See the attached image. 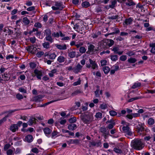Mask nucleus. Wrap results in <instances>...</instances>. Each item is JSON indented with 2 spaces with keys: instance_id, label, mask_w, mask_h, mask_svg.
Wrapping results in <instances>:
<instances>
[{
  "instance_id": "nucleus-1",
  "label": "nucleus",
  "mask_w": 155,
  "mask_h": 155,
  "mask_svg": "<svg viewBox=\"0 0 155 155\" xmlns=\"http://www.w3.org/2000/svg\"><path fill=\"white\" fill-rule=\"evenodd\" d=\"M131 143L132 147L137 150H141L144 146L143 140L141 139H134L132 141Z\"/></svg>"
},
{
  "instance_id": "nucleus-2",
  "label": "nucleus",
  "mask_w": 155,
  "mask_h": 155,
  "mask_svg": "<svg viewBox=\"0 0 155 155\" xmlns=\"http://www.w3.org/2000/svg\"><path fill=\"white\" fill-rule=\"evenodd\" d=\"M83 122L87 124L90 123L93 120V116L91 114H82L80 116Z\"/></svg>"
},
{
  "instance_id": "nucleus-3",
  "label": "nucleus",
  "mask_w": 155,
  "mask_h": 155,
  "mask_svg": "<svg viewBox=\"0 0 155 155\" xmlns=\"http://www.w3.org/2000/svg\"><path fill=\"white\" fill-rule=\"evenodd\" d=\"M44 34L45 37L44 39V40L48 41L51 43L54 42V39L51 36V31L50 29L47 28L44 31Z\"/></svg>"
},
{
  "instance_id": "nucleus-4",
  "label": "nucleus",
  "mask_w": 155,
  "mask_h": 155,
  "mask_svg": "<svg viewBox=\"0 0 155 155\" xmlns=\"http://www.w3.org/2000/svg\"><path fill=\"white\" fill-rule=\"evenodd\" d=\"M65 7V5H64L62 2L55 1L54 5L51 7L52 9L53 10H60L61 11Z\"/></svg>"
},
{
  "instance_id": "nucleus-5",
  "label": "nucleus",
  "mask_w": 155,
  "mask_h": 155,
  "mask_svg": "<svg viewBox=\"0 0 155 155\" xmlns=\"http://www.w3.org/2000/svg\"><path fill=\"white\" fill-rule=\"evenodd\" d=\"M89 61L90 64H86V67L87 68H91L93 70H96L98 69V66L95 61L92 60L91 59H89Z\"/></svg>"
},
{
  "instance_id": "nucleus-6",
  "label": "nucleus",
  "mask_w": 155,
  "mask_h": 155,
  "mask_svg": "<svg viewBox=\"0 0 155 155\" xmlns=\"http://www.w3.org/2000/svg\"><path fill=\"white\" fill-rule=\"evenodd\" d=\"M84 27L83 24L80 22L74 25V29L78 33L82 34L84 30Z\"/></svg>"
},
{
  "instance_id": "nucleus-7",
  "label": "nucleus",
  "mask_w": 155,
  "mask_h": 155,
  "mask_svg": "<svg viewBox=\"0 0 155 155\" xmlns=\"http://www.w3.org/2000/svg\"><path fill=\"white\" fill-rule=\"evenodd\" d=\"M123 133L126 136H131L133 134L131 129L128 126H124L122 127Z\"/></svg>"
},
{
  "instance_id": "nucleus-8",
  "label": "nucleus",
  "mask_w": 155,
  "mask_h": 155,
  "mask_svg": "<svg viewBox=\"0 0 155 155\" xmlns=\"http://www.w3.org/2000/svg\"><path fill=\"white\" fill-rule=\"evenodd\" d=\"M100 132L102 134V135L106 139L107 136L109 135V130L104 127H101L99 129Z\"/></svg>"
},
{
  "instance_id": "nucleus-9",
  "label": "nucleus",
  "mask_w": 155,
  "mask_h": 155,
  "mask_svg": "<svg viewBox=\"0 0 155 155\" xmlns=\"http://www.w3.org/2000/svg\"><path fill=\"white\" fill-rule=\"evenodd\" d=\"M25 49L29 52L33 54H35L37 50V48L34 45L26 47Z\"/></svg>"
},
{
  "instance_id": "nucleus-10",
  "label": "nucleus",
  "mask_w": 155,
  "mask_h": 155,
  "mask_svg": "<svg viewBox=\"0 0 155 155\" xmlns=\"http://www.w3.org/2000/svg\"><path fill=\"white\" fill-rule=\"evenodd\" d=\"M145 126L144 124L139 123L137 125L136 127L138 132L141 134V133L145 130Z\"/></svg>"
},
{
  "instance_id": "nucleus-11",
  "label": "nucleus",
  "mask_w": 155,
  "mask_h": 155,
  "mask_svg": "<svg viewBox=\"0 0 155 155\" xmlns=\"http://www.w3.org/2000/svg\"><path fill=\"white\" fill-rule=\"evenodd\" d=\"M83 66L81 65L80 64H78L73 69V71L75 73L77 74L79 72H81L82 71V69Z\"/></svg>"
},
{
  "instance_id": "nucleus-12",
  "label": "nucleus",
  "mask_w": 155,
  "mask_h": 155,
  "mask_svg": "<svg viewBox=\"0 0 155 155\" xmlns=\"http://www.w3.org/2000/svg\"><path fill=\"white\" fill-rule=\"evenodd\" d=\"M34 73L38 79L39 80L41 79L42 76V72L41 70H39L37 69H35L34 71Z\"/></svg>"
},
{
  "instance_id": "nucleus-13",
  "label": "nucleus",
  "mask_w": 155,
  "mask_h": 155,
  "mask_svg": "<svg viewBox=\"0 0 155 155\" xmlns=\"http://www.w3.org/2000/svg\"><path fill=\"white\" fill-rule=\"evenodd\" d=\"M133 20V18L131 17L126 19L123 23V24L124 26L131 25L132 24Z\"/></svg>"
},
{
  "instance_id": "nucleus-14",
  "label": "nucleus",
  "mask_w": 155,
  "mask_h": 155,
  "mask_svg": "<svg viewBox=\"0 0 155 155\" xmlns=\"http://www.w3.org/2000/svg\"><path fill=\"white\" fill-rule=\"evenodd\" d=\"M55 46L58 49L60 50H65L67 48V45L66 44L61 45L56 44L55 45Z\"/></svg>"
},
{
  "instance_id": "nucleus-15",
  "label": "nucleus",
  "mask_w": 155,
  "mask_h": 155,
  "mask_svg": "<svg viewBox=\"0 0 155 155\" xmlns=\"http://www.w3.org/2000/svg\"><path fill=\"white\" fill-rule=\"evenodd\" d=\"M33 140V136L30 134L27 135L25 137V141L28 143H31Z\"/></svg>"
},
{
  "instance_id": "nucleus-16",
  "label": "nucleus",
  "mask_w": 155,
  "mask_h": 155,
  "mask_svg": "<svg viewBox=\"0 0 155 155\" xmlns=\"http://www.w3.org/2000/svg\"><path fill=\"white\" fill-rule=\"evenodd\" d=\"M43 96L41 95H39L33 97V100L36 102H38L42 101Z\"/></svg>"
},
{
  "instance_id": "nucleus-17",
  "label": "nucleus",
  "mask_w": 155,
  "mask_h": 155,
  "mask_svg": "<svg viewBox=\"0 0 155 155\" xmlns=\"http://www.w3.org/2000/svg\"><path fill=\"white\" fill-rule=\"evenodd\" d=\"M119 50V48L118 47H113L112 51H113L114 53L118 54L119 55H120L123 54V51H118Z\"/></svg>"
},
{
  "instance_id": "nucleus-18",
  "label": "nucleus",
  "mask_w": 155,
  "mask_h": 155,
  "mask_svg": "<svg viewBox=\"0 0 155 155\" xmlns=\"http://www.w3.org/2000/svg\"><path fill=\"white\" fill-rule=\"evenodd\" d=\"M43 131L45 135L47 137H49V135L51 133V130L49 128L46 127L44 129Z\"/></svg>"
},
{
  "instance_id": "nucleus-19",
  "label": "nucleus",
  "mask_w": 155,
  "mask_h": 155,
  "mask_svg": "<svg viewBox=\"0 0 155 155\" xmlns=\"http://www.w3.org/2000/svg\"><path fill=\"white\" fill-rule=\"evenodd\" d=\"M101 143L100 141H98L97 142H95L94 141L90 142L89 146L90 147L91 146H96L97 147H98L101 145Z\"/></svg>"
},
{
  "instance_id": "nucleus-20",
  "label": "nucleus",
  "mask_w": 155,
  "mask_h": 155,
  "mask_svg": "<svg viewBox=\"0 0 155 155\" xmlns=\"http://www.w3.org/2000/svg\"><path fill=\"white\" fill-rule=\"evenodd\" d=\"M94 48L95 46L92 45H90L88 47V51L90 53H93L94 52Z\"/></svg>"
},
{
  "instance_id": "nucleus-21",
  "label": "nucleus",
  "mask_w": 155,
  "mask_h": 155,
  "mask_svg": "<svg viewBox=\"0 0 155 155\" xmlns=\"http://www.w3.org/2000/svg\"><path fill=\"white\" fill-rule=\"evenodd\" d=\"M18 127L16 124H14L11 125L10 127V130L13 132H15L18 129Z\"/></svg>"
},
{
  "instance_id": "nucleus-22",
  "label": "nucleus",
  "mask_w": 155,
  "mask_h": 155,
  "mask_svg": "<svg viewBox=\"0 0 155 155\" xmlns=\"http://www.w3.org/2000/svg\"><path fill=\"white\" fill-rule=\"evenodd\" d=\"M141 85V84L140 82H136L134 83L131 87L132 89H135L140 87Z\"/></svg>"
},
{
  "instance_id": "nucleus-23",
  "label": "nucleus",
  "mask_w": 155,
  "mask_h": 155,
  "mask_svg": "<svg viewBox=\"0 0 155 155\" xmlns=\"http://www.w3.org/2000/svg\"><path fill=\"white\" fill-rule=\"evenodd\" d=\"M50 43L49 42L45 41L42 44L43 48L47 49L50 48Z\"/></svg>"
},
{
  "instance_id": "nucleus-24",
  "label": "nucleus",
  "mask_w": 155,
  "mask_h": 155,
  "mask_svg": "<svg viewBox=\"0 0 155 155\" xmlns=\"http://www.w3.org/2000/svg\"><path fill=\"white\" fill-rule=\"evenodd\" d=\"M36 119L34 117H32L30 118L28 122V124L31 126L36 123Z\"/></svg>"
},
{
  "instance_id": "nucleus-25",
  "label": "nucleus",
  "mask_w": 155,
  "mask_h": 155,
  "mask_svg": "<svg viewBox=\"0 0 155 155\" xmlns=\"http://www.w3.org/2000/svg\"><path fill=\"white\" fill-rule=\"evenodd\" d=\"M125 4L128 6H134L135 5V3L132 0H127L125 3Z\"/></svg>"
},
{
  "instance_id": "nucleus-26",
  "label": "nucleus",
  "mask_w": 155,
  "mask_h": 155,
  "mask_svg": "<svg viewBox=\"0 0 155 155\" xmlns=\"http://www.w3.org/2000/svg\"><path fill=\"white\" fill-rule=\"evenodd\" d=\"M77 128V125L75 124H71L68 126V128L70 130H74Z\"/></svg>"
},
{
  "instance_id": "nucleus-27",
  "label": "nucleus",
  "mask_w": 155,
  "mask_h": 155,
  "mask_svg": "<svg viewBox=\"0 0 155 155\" xmlns=\"http://www.w3.org/2000/svg\"><path fill=\"white\" fill-rule=\"evenodd\" d=\"M3 31L6 33V35H9L13 33L12 31L10 30L8 27L5 28L4 29Z\"/></svg>"
},
{
  "instance_id": "nucleus-28",
  "label": "nucleus",
  "mask_w": 155,
  "mask_h": 155,
  "mask_svg": "<svg viewBox=\"0 0 155 155\" xmlns=\"http://www.w3.org/2000/svg\"><path fill=\"white\" fill-rule=\"evenodd\" d=\"M150 46L152 48L150 50L151 52L153 54H155V43L150 44Z\"/></svg>"
},
{
  "instance_id": "nucleus-29",
  "label": "nucleus",
  "mask_w": 155,
  "mask_h": 155,
  "mask_svg": "<svg viewBox=\"0 0 155 155\" xmlns=\"http://www.w3.org/2000/svg\"><path fill=\"white\" fill-rule=\"evenodd\" d=\"M59 135V133L56 131H54L52 133L51 138L52 139H55Z\"/></svg>"
},
{
  "instance_id": "nucleus-30",
  "label": "nucleus",
  "mask_w": 155,
  "mask_h": 155,
  "mask_svg": "<svg viewBox=\"0 0 155 155\" xmlns=\"http://www.w3.org/2000/svg\"><path fill=\"white\" fill-rule=\"evenodd\" d=\"M103 70L105 74H107L110 71V68L108 66H104L103 68Z\"/></svg>"
},
{
  "instance_id": "nucleus-31",
  "label": "nucleus",
  "mask_w": 155,
  "mask_h": 155,
  "mask_svg": "<svg viewBox=\"0 0 155 155\" xmlns=\"http://www.w3.org/2000/svg\"><path fill=\"white\" fill-rule=\"evenodd\" d=\"M83 92V91L81 89H77L73 93H72L71 95L72 96H75Z\"/></svg>"
},
{
  "instance_id": "nucleus-32",
  "label": "nucleus",
  "mask_w": 155,
  "mask_h": 155,
  "mask_svg": "<svg viewBox=\"0 0 155 155\" xmlns=\"http://www.w3.org/2000/svg\"><path fill=\"white\" fill-rule=\"evenodd\" d=\"M57 72V70L56 69H53L51 70L48 73V75L51 77H52L54 76V74H55Z\"/></svg>"
},
{
  "instance_id": "nucleus-33",
  "label": "nucleus",
  "mask_w": 155,
  "mask_h": 155,
  "mask_svg": "<svg viewBox=\"0 0 155 155\" xmlns=\"http://www.w3.org/2000/svg\"><path fill=\"white\" fill-rule=\"evenodd\" d=\"M65 60V58L63 56H60L58 57L57 59V61L59 63H61L64 61Z\"/></svg>"
},
{
  "instance_id": "nucleus-34",
  "label": "nucleus",
  "mask_w": 155,
  "mask_h": 155,
  "mask_svg": "<svg viewBox=\"0 0 155 155\" xmlns=\"http://www.w3.org/2000/svg\"><path fill=\"white\" fill-rule=\"evenodd\" d=\"M58 100H52V101H51L49 102H47V103H45V104H41V105H40L39 106V107H45V106H47V105L51 104V103H53L54 102H55L57 101Z\"/></svg>"
},
{
  "instance_id": "nucleus-35",
  "label": "nucleus",
  "mask_w": 155,
  "mask_h": 155,
  "mask_svg": "<svg viewBox=\"0 0 155 155\" xmlns=\"http://www.w3.org/2000/svg\"><path fill=\"white\" fill-rule=\"evenodd\" d=\"M56 56L57 55L53 53L50 54L49 55V57H48V58L51 60H54Z\"/></svg>"
},
{
  "instance_id": "nucleus-36",
  "label": "nucleus",
  "mask_w": 155,
  "mask_h": 155,
  "mask_svg": "<svg viewBox=\"0 0 155 155\" xmlns=\"http://www.w3.org/2000/svg\"><path fill=\"white\" fill-rule=\"evenodd\" d=\"M143 97L141 96L136 97L134 98H131L128 100V102H131L134 100L140 99L142 98Z\"/></svg>"
},
{
  "instance_id": "nucleus-37",
  "label": "nucleus",
  "mask_w": 155,
  "mask_h": 155,
  "mask_svg": "<svg viewBox=\"0 0 155 155\" xmlns=\"http://www.w3.org/2000/svg\"><path fill=\"white\" fill-rule=\"evenodd\" d=\"M147 123L149 125L151 126L154 124L155 121L153 119L150 118L148 119Z\"/></svg>"
},
{
  "instance_id": "nucleus-38",
  "label": "nucleus",
  "mask_w": 155,
  "mask_h": 155,
  "mask_svg": "<svg viewBox=\"0 0 155 155\" xmlns=\"http://www.w3.org/2000/svg\"><path fill=\"white\" fill-rule=\"evenodd\" d=\"M76 53L75 51H72L68 53V56L71 58H73L75 57Z\"/></svg>"
},
{
  "instance_id": "nucleus-39",
  "label": "nucleus",
  "mask_w": 155,
  "mask_h": 155,
  "mask_svg": "<svg viewBox=\"0 0 155 155\" xmlns=\"http://www.w3.org/2000/svg\"><path fill=\"white\" fill-rule=\"evenodd\" d=\"M23 23L26 25H28L30 22L29 20L26 17L23 18Z\"/></svg>"
},
{
  "instance_id": "nucleus-40",
  "label": "nucleus",
  "mask_w": 155,
  "mask_h": 155,
  "mask_svg": "<svg viewBox=\"0 0 155 155\" xmlns=\"http://www.w3.org/2000/svg\"><path fill=\"white\" fill-rule=\"evenodd\" d=\"M87 50V48L85 47H80L79 49V52L81 54H83L85 53Z\"/></svg>"
},
{
  "instance_id": "nucleus-41",
  "label": "nucleus",
  "mask_w": 155,
  "mask_h": 155,
  "mask_svg": "<svg viewBox=\"0 0 155 155\" xmlns=\"http://www.w3.org/2000/svg\"><path fill=\"white\" fill-rule=\"evenodd\" d=\"M82 5L83 7L87 8L90 5V4L88 2L85 1L82 3Z\"/></svg>"
},
{
  "instance_id": "nucleus-42",
  "label": "nucleus",
  "mask_w": 155,
  "mask_h": 155,
  "mask_svg": "<svg viewBox=\"0 0 155 155\" xmlns=\"http://www.w3.org/2000/svg\"><path fill=\"white\" fill-rule=\"evenodd\" d=\"M114 151L115 153H122V150L118 147H115L114 148Z\"/></svg>"
},
{
  "instance_id": "nucleus-43",
  "label": "nucleus",
  "mask_w": 155,
  "mask_h": 155,
  "mask_svg": "<svg viewBox=\"0 0 155 155\" xmlns=\"http://www.w3.org/2000/svg\"><path fill=\"white\" fill-rule=\"evenodd\" d=\"M127 61L130 63H134L137 61V60L134 58H130L128 59Z\"/></svg>"
},
{
  "instance_id": "nucleus-44",
  "label": "nucleus",
  "mask_w": 155,
  "mask_h": 155,
  "mask_svg": "<svg viewBox=\"0 0 155 155\" xmlns=\"http://www.w3.org/2000/svg\"><path fill=\"white\" fill-rule=\"evenodd\" d=\"M114 41L112 39H109L107 41V44L110 47L112 46L114 44Z\"/></svg>"
},
{
  "instance_id": "nucleus-45",
  "label": "nucleus",
  "mask_w": 155,
  "mask_h": 155,
  "mask_svg": "<svg viewBox=\"0 0 155 155\" xmlns=\"http://www.w3.org/2000/svg\"><path fill=\"white\" fill-rule=\"evenodd\" d=\"M52 34V36L54 38H58L59 37V33L58 32H54Z\"/></svg>"
},
{
  "instance_id": "nucleus-46",
  "label": "nucleus",
  "mask_w": 155,
  "mask_h": 155,
  "mask_svg": "<svg viewBox=\"0 0 155 155\" xmlns=\"http://www.w3.org/2000/svg\"><path fill=\"white\" fill-rule=\"evenodd\" d=\"M111 60L114 61H116L118 60V56L117 55H111L110 56Z\"/></svg>"
},
{
  "instance_id": "nucleus-47",
  "label": "nucleus",
  "mask_w": 155,
  "mask_h": 155,
  "mask_svg": "<svg viewBox=\"0 0 155 155\" xmlns=\"http://www.w3.org/2000/svg\"><path fill=\"white\" fill-rule=\"evenodd\" d=\"M95 97H100L101 96L99 93V89H97L94 91Z\"/></svg>"
},
{
  "instance_id": "nucleus-48",
  "label": "nucleus",
  "mask_w": 155,
  "mask_h": 155,
  "mask_svg": "<svg viewBox=\"0 0 155 155\" xmlns=\"http://www.w3.org/2000/svg\"><path fill=\"white\" fill-rule=\"evenodd\" d=\"M81 81L80 79V78H79L78 81L74 82L72 84V85L74 86H76L78 85H80L81 84Z\"/></svg>"
},
{
  "instance_id": "nucleus-49",
  "label": "nucleus",
  "mask_w": 155,
  "mask_h": 155,
  "mask_svg": "<svg viewBox=\"0 0 155 155\" xmlns=\"http://www.w3.org/2000/svg\"><path fill=\"white\" fill-rule=\"evenodd\" d=\"M100 107L102 110H105L107 107V104H101Z\"/></svg>"
},
{
  "instance_id": "nucleus-50",
  "label": "nucleus",
  "mask_w": 155,
  "mask_h": 155,
  "mask_svg": "<svg viewBox=\"0 0 155 155\" xmlns=\"http://www.w3.org/2000/svg\"><path fill=\"white\" fill-rule=\"evenodd\" d=\"M9 116V115H8L2 119L0 120V125L4 122L6 120L7 118Z\"/></svg>"
},
{
  "instance_id": "nucleus-51",
  "label": "nucleus",
  "mask_w": 155,
  "mask_h": 155,
  "mask_svg": "<svg viewBox=\"0 0 155 155\" xmlns=\"http://www.w3.org/2000/svg\"><path fill=\"white\" fill-rule=\"evenodd\" d=\"M95 117L97 118H101L102 117V114L100 112H98L96 113Z\"/></svg>"
},
{
  "instance_id": "nucleus-52",
  "label": "nucleus",
  "mask_w": 155,
  "mask_h": 155,
  "mask_svg": "<svg viewBox=\"0 0 155 155\" xmlns=\"http://www.w3.org/2000/svg\"><path fill=\"white\" fill-rule=\"evenodd\" d=\"M44 54V52L42 51H40L38 52L36 54V56L38 58H40L41 57L42 55H43Z\"/></svg>"
},
{
  "instance_id": "nucleus-53",
  "label": "nucleus",
  "mask_w": 155,
  "mask_h": 155,
  "mask_svg": "<svg viewBox=\"0 0 155 155\" xmlns=\"http://www.w3.org/2000/svg\"><path fill=\"white\" fill-rule=\"evenodd\" d=\"M76 118L75 117H73L69 119V121L70 123H74L76 121Z\"/></svg>"
},
{
  "instance_id": "nucleus-54",
  "label": "nucleus",
  "mask_w": 155,
  "mask_h": 155,
  "mask_svg": "<svg viewBox=\"0 0 155 155\" xmlns=\"http://www.w3.org/2000/svg\"><path fill=\"white\" fill-rule=\"evenodd\" d=\"M110 114V116H114L117 115V113L114 110H112L109 111Z\"/></svg>"
},
{
  "instance_id": "nucleus-55",
  "label": "nucleus",
  "mask_w": 155,
  "mask_h": 155,
  "mask_svg": "<svg viewBox=\"0 0 155 155\" xmlns=\"http://www.w3.org/2000/svg\"><path fill=\"white\" fill-rule=\"evenodd\" d=\"M83 45V43L82 42H78L76 43L75 45V46L77 47V48H79V47L80 48L81 46H82Z\"/></svg>"
},
{
  "instance_id": "nucleus-56",
  "label": "nucleus",
  "mask_w": 155,
  "mask_h": 155,
  "mask_svg": "<svg viewBox=\"0 0 155 155\" xmlns=\"http://www.w3.org/2000/svg\"><path fill=\"white\" fill-rule=\"evenodd\" d=\"M100 63L101 66H104L107 64V61L105 60H103L101 61Z\"/></svg>"
},
{
  "instance_id": "nucleus-57",
  "label": "nucleus",
  "mask_w": 155,
  "mask_h": 155,
  "mask_svg": "<svg viewBox=\"0 0 155 155\" xmlns=\"http://www.w3.org/2000/svg\"><path fill=\"white\" fill-rule=\"evenodd\" d=\"M29 65L30 68L32 69H34L36 67V64L34 62H31L30 63Z\"/></svg>"
},
{
  "instance_id": "nucleus-58",
  "label": "nucleus",
  "mask_w": 155,
  "mask_h": 155,
  "mask_svg": "<svg viewBox=\"0 0 155 155\" xmlns=\"http://www.w3.org/2000/svg\"><path fill=\"white\" fill-rule=\"evenodd\" d=\"M126 54L129 56L134 55L135 54V52H134V51H130L126 53Z\"/></svg>"
},
{
  "instance_id": "nucleus-59",
  "label": "nucleus",
  "mask_w": 155,
  "mask_h": 155,
  "mask_svg": "<svg viewBox=\"0 0 155 155\" xmlns=\"http://www.w3.org/2000/svg\"><path fill=\"white\" fill-rule=\"evenodd\" d=\"M127 59V57L125 55H123L121 56L120 58V59L123 61H125Z\"/></svg>"
},
{
  "instance_id": "nucleus-60",
  "label": "nucleus",
  "mask_w": 155,
  "mask_h": 155,
  "mask_svg": "<svg viewBox=\"0 0 155 155\" xmlns=\"http://www.w3.org/2000/svg\"><path fill=\"white\" fill-rule=\"evenodd\" d=\"M34 26L38 28H40L41 27L42 25L39 22L35 23L34 25Z\"/></svg>"
},
{
  "instance_id": "nucleus-61",
  "label": "nucleus",
  "mask_w": 155,
  "mask_h": 155,
  "mask_svg": "<svg viewBox=\"0 0 155 155\" xmlns=\"http://www.w3.org/2000/svg\"><path fill=\"white\" fill-rule=\"evenodd\" d=\"M16 97L18 100H21L23 98V96L20 94H18L16 95Z\"/></svg>"
},
{
  "instance_id": "nucleus-62",
  "label": "nucleus",
  "mask_w": 155,
  "mask_h": 155,
  "mask_svg": "<svg viewBox=\"0 0 155 155\" xmlns=\"http://www.w3.org/2000/svg\"><path fill=\"white\" fill-rule=\"evenodd\" d=\"M71 39V38L68 36L64 37L61 38V40L62 41H68L70 40Z\"/></svg>"
},
{
  "instance_id": "nucleus-63",
  "label": "nucleus",
  "mask_w": 155,
  "mask_h": 155,
  "mask_svg": "<svg viewBox=\"0 0 155 155\" xmlns=\"http://www.w3.org/2000/svg\"><path fill=\"white\" fill-rule=\"evenodd\" d=\"M74 144H79L80 143L81 140L75 139H74Z\"/></svg>"
},
{
  "instance_id": "nucleus-64",
  "label": "nucleus",
  "mask_w": 155,
  "mask_h": 155,
  "mask_svg": "<svg viewBox=\"0 0 155 155\" xmlns=\"http://www.w3.org/2000/svg\"><path fill=\"white\" fill-rule=\"evenodd\" d=\"M35 9V7L34 6H32L28 8L27 9V10L28 11H31L34 10Z\"/></svg>"
}]
</instances>
